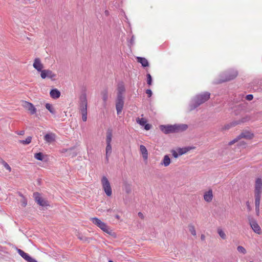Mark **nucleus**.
<instances>
[{"label": "nucleus", "instance_id": "1", "mask_svg": "<svg viewBox=\"0 0 262 262\" xmlns=\"http://www.w3.org/2000/svg\"><path fill=\"white\" fill-rule=\"evenodd\" d=\"M210 94L207 92L196 95L190 102V110H194L201 104L207 101L210 98Z\"/></svg>", "mask_w": 262, "mask_h": 262}, {"label": "nucleus", "instance_id": "2", "mask_svg": "<svg viewBox=\"0 0 262 262\" xmlns=\"http://www.w3.org/2000/svg\"><path fill=\"white\" fill-rule=\"evenodd\" d=\"M237 75V72L235 70H230L227 71L220 75V78L218 80L214 81L216 84L226 82L235 78Z\"/></svg>", "mask_w": 262, "mask_h": 262}, {"label": "nucleus", "instance_id": "3", "mask_svg": "<svg viewBox=\"0 0 262 262\" xmlns=\"http://www.w3.org/2000/svg\"><path fill=\"white\" fill-rule=\"evenodd\" d=\"M91 220L93 223L97 225L102 231L107 233L111 234V231L105 223L97 217L92 218Z\"/></svg>", "mask_w": 262, "mask_h": 262}, {"label": "nucleus", "instance_id": "4", "mask_svg": "<svg viewBox=\"0 0 262 262\" xmlns=\"http://www.w3.org/2000/svg\"><path fill=\"white\" fill-rule=\"evenodd\" d=\"M79 109L81 113L88 112V101L85 94H82L79 98Z\"/></svg>", "mask_w": 262, "mask_h": 262}, {"label": "nucleus", "instance_id": "5", "mask_svg": "<svg viewBox=\"0 0 262 262\" xmlns=\"http://www.w3.org/2000/svg\"><path fill=\"white\" fill-rule=\"evenodd\" d=\"M101 184L106 194L108 196H111L112 194V188L110 182L105 176L102 178Z\"/></svg>", "mask_w": 262, "mask_h": 262}, {"label": "nucleus", "instance_id": "6", "mask_svg": "<svg viewBox=\"0 0 262 262\" xmlns=\"http://www.w3.org/2000/svg\"><path fill=\"white\" fill-rule=\"evenodd\" d=\"M262 189V180L260 178L256 180L255 184L254 196L255 198H261Z\"/></svg>", "mask_w": 262, "mask_h": 262}, {"label": "nucleus", "instance_id": "7", "mask_svg": "<svg viewBox=\"0 0 262 262\" xmlns=\"http://www.w3.org/2000/svg\"><path fill=\"white\" fill-rule=\"evenodd\" d=\"M253 137V134L249 132L245 131L242 132L237 138L231 141L229 143V145H232L241 138H245L247 139H252Z\"/></svg>", "mask_w": 262, "mask_h": 262}, {"label": "nucleus", "instance_id": "8", "mask_svg": "<svg viewBox=\"0 0 262 262\" xmlns=\"http://www.w3.org/2000/svg\"><path fill=\"white\" fill-rule=\"evenodd\" d=\"M124 96H117L116 100V108L118 115H119L123 110L124 104Z\"/></svg>", "mask_w": 262, "mask_h": 262}, {"label": "nucleus", "instance_id": "9", "mask_svg": "<svg viewBox=\"0 0 262 262\" xmlns=\"http://www.w3.org/2000/svg\"><path fill=\"white\" fill-rule=\"evenodd\" d=\"M248 220L253 231L258 234H260L261 233V228L256 221L253 218H249Z\"/></svg>", "mask_w": 262, "mask_h": 262}, {"label": "nucleus", "instance_id": "10", "mask_svg": "<svg viewBox=\"0 0 262 262\" xmlns=\"http://www.w3.org/2000/svg\"><path fill=\"white\" fill-rule=\"evenodd\" d=\"M40 76L42 79L48 78L52 80H55L56 74L50 70H43L40 73Z\"/></svg>", "mask_w": 262, "mask_h": 262}, {"label": "nucleus", "instance_id": "11", "mask_svg": "<svg viewBox=\"0 0 262 262\" xmlns=\"http://www.w3.org/2000/svg\"><path fill=\"white\" fill-rule=\"evenodd\" d=\"M160 128L161 130L165 134L176 133L174 124L167 125H162L160 126Z\"/></svg>", "mask_w": 262, "mask_h": 262}, {"label": "nucleus", "instance_id": "12", "mask_svg": "<svg viewBox=\"0 0 262 262\" xmlns=\"http://www.w3.org/2000/svg\"><path fill=\"white\" fill-rule=\"evenodd\" d=\"M33 197L35 202L40 206L45 207L48 205L47 202L41 197L39 193L34 192L33 193Z\"/></svg>", "mask_w": 262, "mask_h": 262}, {"label": "nucleus", "instance_id": "13", "mask_svg": "<svg viewBox=\"0 0 262 262\" xmlns=\"http://www.w3.org/2000/svg\"><path fill=\"white\" fill-rule=\"evenodd\" d=\"M18 253L28 262H37L35 259L31 257L28 253L20 249H17Z\"/></svg>", "mask_w": 262, "mask_h": 262}, {"label": "nucleus", "instance_id": "14", "mask_svg": "<svg viewBox=\"0 0 262 262\" xmlns=\"http://www.w3.org/2000/svg\"><path fill=\"white\" fill-rule=\"evenodd\" d=\"M23 106L29 111L31 114L33 115L36 112V108L33 104L30 102L25 101L24 102Z\"/></svg>", "mask_w": 262, "mask_h": 262}, {"label": "nucleus", "instance_id": "15", "mask_svg": "<svg viewBox=\"0 0 262 262\" xmlns=\"http://www.w3.org/2000/svg\"><path fill=\"white\" fill-rule=\"evenodd\" d=\"M33 66L38 72H40L41 73V71H43L42 69L43 68V66L41 63L40 59L38 58H36L34 59Z\"/></svg>", "mask_w": 262, "mask_h": 262}, {"label": "nucleus", "instance_id": "16", "mask_svg": "<svg viewBox=\"0 0 262 262\" xmlns=\"http://www.w3.org/2000/svg\"><path fill=\"white\" fill-rule=\"evenodd\" d=\"M125 91V86L123 82H120L117 85V96H123Z\"/></svg>", "mask_w": 262, "mask_h": 262}, {"label": "nucleus", "instance_id": "17", "mask_svg": "<svg viewBox=\"0 0 262 262\" xmlns=\"http://www.w3.org/2000/svg\"><path fill=\"white\" fill-rule=\"evenodd\" d=\"M246 121H247L246 118H243L242 119L239 120L238 121H233L230 124H227V125H225V129H228L230 128L232 126H235V125H236L237 124H239L241 123L245 122Z\"/></svg>", "mask_w": 262, "mask_h": 262}, {"label": "nucleus", "instance_id": "18", "mask_svg": "<svg viewBox=\"0 0 262 262\" xmlns=\"http://www.w3.org/2000/svg\"><path fill=\"white\" fill-rule=\"evenodd\" d=\"M44 140L48 143H51L55 140V135L53 133L47 134L44 136Z\"/></svg>", "mask_w": 262, "mask_h": 262}, {"label": "nucleus", "instance_id": "19", "mask_svg": "<svg viewBox=\"0 0 262 262\" xmlns=\"http://www.w3.org/2000/svg\"><path fill=\"white\" fill-rule=\"evenodd\" d=\"M213 198L212 191L211 189H209L208 191L205 192L204 194V199L205 201L210 202L212 201Z\"/></svg>", "mask_w": 262, "mask_h": 262}, {"label": "nucleus", "instance_id": "20", "mask_svg": "<svg viewBox=\"0 0 262 262\" xmlns=\"http://www.w3.org/2000/svg\"><path fill=\"white\" fill-rule=\"evenodd\" d=\"M60 92L57 89H53L51 90L50 95L51 98L56 99L60 96Z\"/></svg>", "mask_w": 262, "mask_h": 262}, {"label": "nucleus", "instance_id": "21", "mask_svg": "<svg viewBox=\"0 0 262 262\" xmlns=\"http://www.w3.org/2000/svg\"><path fill=\"white\" fill-rule=\"evenodd\" d=\"M140 151L142 155L144 160H147L148 158V151L146 147L143 145L140 146Z\"/></svg>", "mask_w": 262, "mask_h": 262}, {"label": "nucleus", "instance_id": "22", "mask_svg": "<svg viewBox=\"0 0 262 262\" xmlns=\"http://www.w3.org/2000/svg\"><path fill=\"white\" fill-rule=\"evenodd\" d=\"M176 132H183L188 128V125L185 124H174Z\"/></svg>", "mask_w": 262, "mask_h": 262}, {"label": "nucleus", "instance_id": "23", "mask_svg": "<svg viewBox=\"0 0 262 262\" xmlns=\"http://www.w3.org/2000/svg\"><path fill=\"white\" fill-rule=\"evenodd\" d=\"M137 61L140 63L143 67H147L149 66V63L148 60L144 57H137Z\"/></svg>", "mask_w": 262, "mask_h": 262}, {"label": "nucleus", "instance_id": "24", "mask_svg": "<svg viewBox=\"0 0 262 262\" xmlns=\"http://www.w3.org/2000/svg\"><path fill=\"white\" fill-rule=\"evenodd\" d=\"M170 159L168 155H165L161 164L164 165L165 167H167L170 164Z\"/></svg>", "mask_w": 262, "mask_h": 262}, {"label": "nucleus", "instance_id": "25", "mask_svg": "<svg viewBox=\"0 0 262 262\" xmlns=\"http://www.w3.org/2000/svg\"><path fill=\"white\" fill-rule=\"evenodd\" d=\"M260 202V199L255 198V211H256L257 215H259V214Z\"/></svg>", "mask_w": 262, "mask_h": 262}, {"label": "nucleus", "instance_id": "26", "mask_svg": "<svg viewBox=\"0 0 262 262\" xmlns=\"http://www.w3.org/2000/svg\"><path fill=\"white\" fill-rule=\"evenodd\" d=\"M112 133L111 130H108L106 133V144H111Z\"/></svg>", "mask_w": 262, "mask_h": 262}, {"label": "nucleus", "instance_id": "27", "mask_svg": "<svg viewBox=\"0 0 262 262\" xmlns=\"http://www.w3.org/2000/svg\"><path fill=\"white\" fill-rule=\"evenodd\" d=\"M106 159L108 161V157L112 153V146L111 144H106Z\"/></svg>", "mask_w": 262, "mask_h": 262}, {"label": "nucleus", "instance_id": "28", "mask_svg": "<svg viewBox=\"0 0 262 262\" xmlns=\"http://www.w3.org/2000/svg\"><path fill=\"white\" fill-rule=\"evenodd\" d=\"M102 99L104 102H106L108 99V91L106 89L103 90L101 92Z\"/></svg>", "mask_w": 262, "mask_h": 262}, {"label": "nucleus", "instance_id": "29", "mask_svg": "<svg viewBox=\"0 0 262 262\" xmlns=\"http://www.w3.org/2000/svg\"><path fill=\"white\" fill-rule=\"evenodd\" d=\"M46 108L52 114H55L56 112L52 105L50 103H46L45 105Z\"/></svg>", "mask_w": 262, "mask_h": 262}, {"label": "nucleus", "instance_id": "30", "mask_svg": "<svg viewBox=\"0 0 262 262\" xmlns=\"http://www.w3.org/2000/svg\"><path fill=\"white\" fill-rule=\"evenodd\" d=\"M32 137L31 136L28 137L25 140H20L19 142L24 145H27L31 143Z\"/></svg>", "mask_w": 262, "mask_h": 262}, {"label": "nucleus", "instance_id": "31", "mask_svg": "<svg viewBox=\"0 0 262 262\" xmlns=\"http://www.w3.org/2000/svg\"><path fill=\"white\" fill-rule=\"evenodd\" d=\"M136 121L138 124H139L141 126H144L146 123V120L143 118H137L136 119Z\"/></svg>", "mask_w": 262, "mask_h": 262}, {"label": "nucleus", "instance_id": "32", "mask_svg": "<svg viewBox=\"0 0 262 262\" xmlns=\"http://www.w3.org/2000/svg\"><path fill=\"white\" fill-rule=\"evenodd\" d=\"M34 158L39 161H42L43 159V155L42 152H37L35 154Z\"/></svg>", "mask_w": 262, "mask_h": 262}, {"label": "nucleus", "instance_id": "33", "mask_svg": "<svg viewBox=\"0 0 262 262\" xmlns=\"http://www.w3.org/2000/svg\"><path fill=\"white\" fill-rule=\"evenodd\" d=\"M19 195L22 198V199L20 201L21 205L23 207H26L27 205V199L24 196V195L19 193Z\"/></svg>", "mask_w": 262, "mask_h": 262}, {"label": "nucleus", "instance_id": "34", "mask_svg": "<svg viewBox=\"0 0 262 262\" xmlns=\"http://www.w3.org/2000/svg\"><path fill=\"white\" fill-rule=\"evenodd\" d=\"M189 230L192 235H193V236L196 235V231H195V228H194V226H193L192 225H189Z\"/></svg>", "mask_w": 262, "mask_h": 262}, {"label": "nucleus", "instance_id": "35", "mask_svg": "<svg viewBox=\"0 0 262 262\" xmlns=\"http://www.w3.org/2000/svg\"><path fill=\"white\" fill-rule=\"evenodd\" d=\"M217 233L222 238H223L224 239L226 238V234L224 233V232L221 229H218Z\"/></svg>", "mask_w": 262, "mask_h": 262}, {"label": "nucleus", "instance_id": "36", "mask_svg": "<svg viewBox=\"0 0 262 262\" xmlns=\"http://www.w3.org/2000/svg\"><path fill=\"white\" fill-rule=\"evenodd\" d=\"M237 250L239 252L242 253L244 254H246L247 252L245 248L242 246H238L237 248Z\"/></svg>", "mask_w": 262, "mask_h": 262}, {"label": "nucleus", "instance_id": "37", "mask_svg": "<svg viewBox=\"0 0 262 262\" xmlns=\"http://www.w3.org/2000/svg\"><path fill=\"white\" fill-rule=\"evenodd\" d=\"M147 77V83L148 85H150L152 84V77L150 74L148 73L146 75Z\"/></svg>", "mask_w": 262, "mask_h": 262}, {"label": "nucleus", "instance_id": "38", "mask_svg": "<svg viewBox=\"0 0 262 262\" xmlns=\"http://www.w3.org/2000/svg\"><path fill=\"white\" fill-rule=\"evenodd\" d=\"M187 152V150L185 148H179L178 149V153L179 156H181Z\"/></svg>", "mask_w": 262, "mask_h": 262}, {"label": "nucleus", "instance_id": "39", "mask_svg": "<svg viewBox=\"0 0 262 262\" xmlns=\"http://www.w3.org/2000/svg\"><path fill=\"white\" fill-rule=\"evenodd\" d=\"M2 163L3 164V165H4V166L5 167V168L6 169H7L9 171H11V168L10 166L7 163H6L5 161L2 160Z\"/></svg>", "mask_w": 262, "mask_h": 262}, {"label": "nucleus", "instance_id": "40", "mask_svg": "<svg viewBox=\"0 0 262 262\" xmlns=\"http://www.w3.org/2000/svg\"><path fill=\"white\" fill-rule=\"evenodd\" d=\"M81 113V115H82V119L83 121H86L87 120V114H88V112H83V113Z\"/></svg>", "mask_w": 262, "mask_h": 262}, {"label": "nucleus", "instance_id": "41", "mask_svg": "<svg viewBox=\"0 0 262 262\" xmlns=\"http://www.w3.org/2000/svg\"><path fill=\"white\" fill-rule=\"evenodd\" d=\"M171 153L173 157L175 158H177L179 156L178 152L174 150H172Z\"/></svg>", "mask_w": 262, "mask_h": 262}, {"label": "nucleus", "instance_id": "42", "mask_svg": "<svg viewBox=\"0 0 262 262\" xmlns=\"http://www.w3.org/2000/svg\"><path fill=\"white\" fill-rule=\"evenodd\" d=\"M253 98V96L252 94H248L246 96V99L250 101L252 100Z\"/></svg>", "mask_w": 262, "mask_h": 262}, {"label": "nucleus", "instance_id": "43", "mask_svg": "<svg viewBox=\"0 0 262 262\" xmlns=\"http://www.w3.org/2000/svg\"><path fill=\"white\" fill-rule=\"evenodd\" d=\"M146 93L148 95V97H150L152 95V91L150 89L146 90Z\"/></svg>", "mask_w": 262, "mask_h": 262}, {"label": "nucleus", "instance_id": "44", "mask_svg": "<svg viewBox=\"0 0 262 262\" xmlns=\"http://www.w3.org/2000/svg\"><path fill=\"white\" fill-rule=\"evenodd\" d=\"M144 128L146 130H149L150 129L151 125L149 124H145L144 125Z\"/></svg>", "mask_w": 262, "mask_h": 262}, {"label": "nucleus", "instance_id": "45", "mask_svg": "<svg viewBox=\"0 0 262 262\" xmlns=\"http://www.w3.org/2000/svg\"><path fill=\"white\" fill-rule=\"evenodd\" d=\"M246 206H247V209L249 211H251V207L250 205V203H249V201H247L246 202Z\"/></svg>", "mask_w": 262, "mask_h": 262}, {"label": "nucleus", "instance_id": "46", "mask_svg": "<svg viewBox=\"0 0 262 262\" xmlns=\"http://www.w3.org/2000/svg\"><path fill=\"white\" fill-rule=\"evenodd\" d=\"M82 240L85 242L89 243L90 241V238L84 236L83 238V239H82Z\"/></svg>", "mask_w": 262, "mask_h": 262}, {"label": "nucleus", "instance_id": "47", "mask_svg": "<svg viewBox=\"0 0 262 262\" xmlns=\"http://www.w3.org/2000/svg\"><path fill=\"white\" fill-rule=\"evenodd\" d=\"M82 240L85 242L89 243L90 241V238L84 236L83 238V239H82Z\"/></svg>", "mask_w": 262, "mask_h": 262}, {"label": "nucleus", "instance_id": "48", "mask_svg": "<svg viewBox=\"0 0 262 262\" xmlns=\"http://www.w3.org/2000/svg\"><path fill=\"white\" fill-rule=\"evenodd\" d=\"M138 216H139L141 219H143V217H144L143 214L141 212H139V213H138Z\"/></svg>", "mask_w": 262, "mask_h": 262}, {"label": "nucleus", "instance_id": "49", "mask_svg": "<svg viewBox=\"0 0 262 262\" xmlns=\"http://www.w3.org/2000/svg\"><path fill=\"white\" fill-rule=\"evenodd\" d=\"M25 133V132L24 130H21L19 132V133H18V135H24Z\"/></svg>", "mask_w": 262, "mask_h": 262}, {"label": "nucleus", "instance_id": "50", "mask_svg": "<svg viewBox=\"0 0 262 262\" xmlns=\"http://www.w3.org/2000/svg\"><path fill=\"white\" fill-rule=\"evenodd\" d=\"M205 236L203 234H202L201 235V238L202 240H204L205 239Z\"/></svg>", "mask_w": 262, "mask_h": 262}, {"label": "nucleus", "instance_id": "51", "mask_svg": "<svg viewBox=\"0 0 262 262\" xmlns=\"http://www.w3.org/2000/svg\"><path fill=\"white\" fill-rule=\"evenodd\" d=\"M134 36H132L131 39H130V43H133V42H134Z\"/></svg>", "mask_w": 262, "mask_h": 262}, {"label": "nucleus", "instance_id": "52", "mask_svg": "<svg viewBox=\"0 0 262 262\" xmlns=\"http://www.w3.org/2000/svg\"><path fill=\"white\" fill-rule=\"evenodd\" d=\"M84 236H79V238L81 240L83 239V238Z\"/></svg>", "mask_w": 262, "mask_h": 262}, {"label": "nucleus", "instance_id": "53", "mask_svg": "<svg viewBox=\"0 0 262 262\" xmlns=\"http://www.w3.org/2000/svg\"><path fill=\"white\" fill-rule=\"evenodd\" d=\"M116 218H117V219H119V215H117L116 216Z\"/></svg>", "mask_w": 262, "mask_h": 262}, {"label": "nucleus", "instance_id": "54", "mask_svg": "<svg viewBox=\"0 0 262 262\" xmlns=\"http://www.w3.org/2000/svg\"><path fill=\"white\" fill-rule=\"evenodd\" d=\"M107 13H108L107 11H105V13L107 14Z\"/></svg>", "mask_w": 262, "mask_h": 262}, {"label": "nucleus", "instance_id": "55", "mask_svg": "<svg viewBox=\"0 0 262 262\" xmlns=\"http://www.w3.org/2000/svg\"><path fill=\"white\" fill-rule=\"evenodd\" d=\"M108 262H114L112 260H109Z\"/></svg>", "mask_w": 262, "mask_h": 262}]
</instances>
